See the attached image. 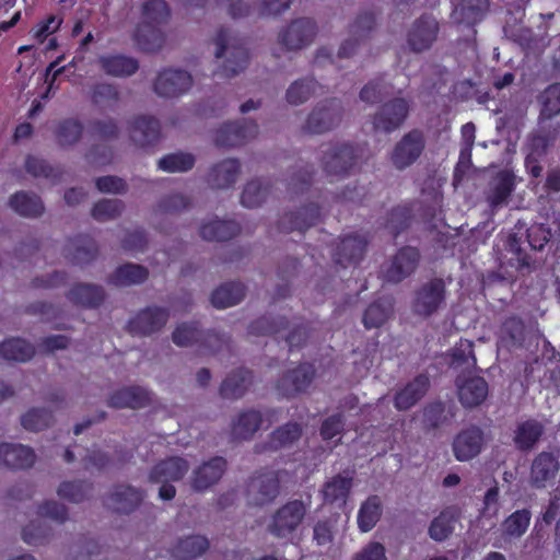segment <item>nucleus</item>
<instances>
[{
    "label": "nucleus",
    "mask_w": 560,
    "mask_h": 560,
    "mask_svg": "<svg viewBox=\"0 0 560 560\" xmlns=\"http://www.w3.org/2000/svg\"><path fill=\"white\" fill-rule=\"evenodd\" d=\"M170 16V10L164 0H148L142 7V22L137 27L135 37L144 50H154L163 43L160 25Z\"/></svg>",
    "instance_id": "nucleus-1"
},
{
    "label": "nucleus",
    "mask_w": 560,
    "mask_h": 560,
    "mask_svg": "<svg viewBox=\"0 0 560 560\" xmlns=\"http://www.w3.org/2000/svg\"><path fill=\"white\" fill-rule=\"evenodd\" d=\"M217 59H223V63L217 75L231 78L242 72L248 63V52L230 31H220L214 39Z\"/></svg>",
    "instance_id": "nucleus-2"
},
{
    "label": "nucleus",
    "mask_w": 560,
    "mask_h": 560,
    "mask_svg": "<svg viewBox=\"0 0 560 560\" xmlns=\"http://www.w3.org/2000/svg\"><path fill=\"white\" fill-rule=\"evenodd\" d=\"M307 505L301 500H291L281 505L271 515L267 530L280 539H291L302 525Z\"/></svg>",
    "instance_id": "nucleus-3"
},
{
    "label": "nucleus",
    "mask_w": 560,
    "mask_h": 560,
    "mask_svg": "<svg viewBox=\"0 0 560 560\" xmlns=\"http://www.w3.org/2000/svg\"><path fill=\"white\" fill-rule=\"evenodd\" d=\"M189 462L180 456H171L159 462L150 471L149 480L161 483L159 497L162 500H172L176 489L171 482L180 480L189 470Z\"/></svg>",
    "instance_id": "nucleus-4"
},
{
    "label": "nucleus",
    "mask_w": 560,
    "mask_h": 560,
    "mask_svg": "<svg viewBox=\"0 0 560 560\" xmlns=\"http://www.w3.org/2000/svg\"><path fill=\"white\" fill-rule=\"evenodd\" d=\"M341 121V106L337 100L318 104L308 115L304 130L308 133H324Z\"/></svg>",
    "instance_id": "nucleus-5"
},
{
    "label": "nucleus",
    "mask_w": 560,
    "mask_h": 560,
    "mask_svg": "<svg viewBox=\"0 0 560 560\" xmlns=\"http://www.w3.org/2000/svg\"><path fill=\"white\" fill-rule=\"evenodd\" d=\"M279 493V476L276 471H265L255 475L247 486V500L253 505L270 503Z\"/></svg>",
    "instance_id": "nucleus-6"
},
{
    "label": "nucleus",
    "mask_w": 560,
    "mask_h": 560,
    "mask_svg": "<svg viewBox=\"0 0 560 560\" xmlns=\"http://www.w3.org/2000/svg\"><path fill=\"white\" fill-rule=\"evenodd\" d=\"M423 149V135L418 130L410 131L395 145L390 161L396 168L404 170L419 159Z\"/></svg>",
    "instance_id": "nucleus-7"
},
{
    "label": "nucleus",
    "mask_w": 560,
    "mask_h": 560,
    "mask_svg": "<svg viewBox=\"0 0 560 560\" xmlns=\"http://www.w3.org/2000/svg\"><path fill=\"white\" fill-rule=\"evenodd\" d=\"M374 26V18L370 13L359 15L349 27L348 37L342 42L338 55L351 57L361 47L366 45L370 33Z\"/></svg>",
    "instance_id": "nucleus-8"
},
{
    "label": "nucleus",
    "mask_w": 560,
    "mask_h": 560,
    "mask_svg": "<svg viewBox=\"0 0 560 560\" xmlns=\"http://www.w3.org/2000/svg\"><path fill=\"white\" fill-rule=\"evenodd\" d=\"M486 444L485 434L478 427L462 430L453 441V453L457 460L467 462L478 456Z\"/></svg>",
    "instance_id": "nucleus-9"
},
{
    "label": "nucleus",
    "mask_w": 560,
    "mask_h": 560,
    "mask_svg": "<svg viewBox=\"0 0 560 560\" xmlns=\"http://www.w3.org/2000/svg\"><path fill=\"white\" fill-rule=\"evenodd\" d=\"M229 13L233 18L249 16L253 11H257L260 16H278L289 10L291 0H257L255 8L243 2V0H228Z\"/></svg>",
    "instance_id": "nucleus-10"
},
{
    "label": "nucleus",
    "mask_w": 560,
    "mask_h": 560,
    "mask_svg": "<svg viewBox=\"0 0 560 560\" xmlns=\"http://www.w3.org/2000/svg\"><path fill=\"white\" fill-rule=\"evenodd\" d=\"M316 34L315 23L310 19L293 21L281 34L280 40L289 50H298L310 45Z\"/></svg>",
    "instance_id": "nucleus-11"
},
{
    "label": "nucleus",
    "mask_w": 560,
    "mask_h": 560,
    "mask_svg": "<svg viewBox=\"0 0 560 560\" xmlns=\"http://www.w3.org/2000/svg\"><path fill=\"white\" fill-rule=\"evenodd\" d=\"M445 299V285L440 279H434L423 284L417 292L413 308L421 315H431L439 310Z\"/></svg>",
    "instance_id": "nucleus-12"
},
{
    "label": "nucleus",
    "mask_w": 560,
    "mask_h": 560,
    "mask_svg": "<svg viewBox=\"0 0 560 560\" xmlns=\"http://www.w3.org/2000/svg\"><path fill=\"white\" fill-rule=\"evenodd\" d=\"M409 104L404 98H395L386 103L373 119L375 130L390 132L397 129L406 119Z\"/></svg>",
    "instance_id": "nucleus-13"
},
{
    "label": "nucleus",
    "mask_w": 560,
    "mask_h": 560,
    "mask_svg": "<svg viewBox=\"0 0 560 560\" xmlns=\"http://www.w3.org/2000/svg\"><path fill=\"white\" fill-rule=\"evenodd\" d=\"M457 396L465 408H475L482 404L489 393L488 384L480 376H463L456 381Z\"/></svg>",
    "instance_id": "nucleus-14"
},
{
    "label": "nucleus",
    "mask_w": 560,
    "mask_h": 560,
    "mask_svg": "<svg viewBox=\"0 0 560 560\" xmlns=\"http://www.w3.org/2000/svg\"><path fill=\"white\" fill-rule=\"evenodd\" d=\"M192 80L188 72L182 70H164L155 80L154 90L160 96H178L191 86Z\"/></svg>",
    "instance_id": "nucleus-15"
},
{
    "label": "nucleus",
    "mask_w": 560,
    "mask_h": 560,
    "mask_svg": "<svg viewBox=\"0 0 560 560\" xmlns=\"http://www.w3.org/2000/svg\"><path fill=\"white\" fill-rule=\"evenodd\" d=\"M226 462L222 457H213L192 470L191 488L198 492L206 491L215 485L223 476Z\"/></svg>",
    "instance_id": "nucleus-16"
},
{
    "label": "nucleus",
    "mask_w": 560,
    "mask_h": 560,
    "mask_svg": "<svg viewBox=\"0 0 560 560\" xmlns=\"http://www.w3.org/2000/svg\"><path fill=\"white\" fill-rule=\"evenodd\" d=\"M323 155V167L328 175H341L347 173L353 165V149L349 144L341 143L329 145Z\"/></svg>",
    "instance_id": "nucleus-17"
},
{
    "label": "nucleus",
    "mask_w": 560,
    "mask_h": 560,
    "mask_svg": "<svg viewBox=\"0 0 560 560\" xmlns=\"http://www.w3.org/2000/svg\"><path fill=\"white\" fill-rule=\"evenodd\" d=\"M438 32L436 20L431 16H422L415 22L409 31L408 45L416 52L424 51L435 42Z\"/></svg>",
    "instance_id": "nucleus-18"
},
{
    "label": "nucleus",
    "mask_w": 560,
    "mask_h": 560,
    "mask_svg": "<svg viewBox=\"0 0 560 560\" xmlns=\"http://www.w3.org/2000/svg\"><path fill=\"white\" fill-rule=\"evenodd\" d=\"M240 175V162L235 159H225L210 168L207 182L213 189H230L236 184Z\"/></svg>",
    "instance_id": "nucleus-19"
},
{
    "label": "nucleus",
    "mask_w": 560,
    "mask_h": 560,
    "mask_svg": "<svg viewBox=\"0 0 560 560\" xmlns=\"http://www.w3.org/2000/svg\"><path fill=\"white\" fill-rule=\"evenodd\" d=\"M419 260V253L413 247L401 248L393 258L390 265L385 271L388 281L399 282L411 275Z\"/></svg>",
    "instance_id": "nucleus-20"
},
{
    "label": "nucleus",
    "mask_w": 560,
    "mask_h": 560,
    "mask_svg": "<svg viewBox=\"0 0 560 560\" xmlns=\"http://www.w3.org/2000/svg\"><path fill=\"white\" fill-rule=\"evenodd\" d=\"M314 377V369L303 364L288 372L279 382V390L284 396H293L308 388Z\"/></svg>",
    "instance_id": "nucleus-21"
},
{
    "label": "nucleus",
    "mask_w": 560,
    "mask_h": 560,
    "mask_svg": "<svg viewBox=\"0 0 560 560\" xmlns=\"http://www.w3.org/2000/svg\"><path fill=\"white\" fill-rule=\"evenodd\" d=\"M258 133V127L254 122H232L218 131L215 141L219 145L235 147L243 144Z\"/></svg>",
    "instance_id": "nucleus-22"
},
{
    "label": "nucleus",
    "mask_w": 560,
    "mask_h": 560,
    "mask_svg": "<svg viewBox=\"0 0 560 560\" xmlns=\"http://www.w3.org/2000/svg\"><path fill=\"white\" fill-rule=\"evenodd\" d=\"M167 319L168 313L164 308L148 307L130 322V329L135 334H152L162 328Z\"/></svg>",
    "instance_id": "nucleus-23"
},
{
    "label": "nucleus",
    "mask_w": 560,
    "mask_h": 560,
    "mask_svg": "<svg viewBox=\"0 0 560 560\" xmlns=\"http://www.w3.org/2000/svg\"><path fill=\"white\" fill-rule=\"evenodd\" d=\"M0 463L9 468H28L35 463V454L32 448L22 444H0Z\"/></svg>",
    "instance_id": "nucleus-24"
},
{
    "label": "nucleus",
    "mask_w": 560,
    "mask_h": 560,
    "mask_svg": "<svg viewBox=\"0 0 560 560\" xmlns=\"http://www.w3.org/2000/svg\"><path fill=\"white\" fill-rule=\"evenodd\" d=\"M558 471V458L551 453L542 452L536 456L532 464V482L538 488H544L555 479Z\"/></svg>",
    "instance_id": "nucleus-25"
},
{
    "label": "nucleus",
    "mask_w": 560,
    "mask_h": 560,
    "mask_svg": "<svg viewBox=\"0 0 560 560\" xmlns=\"http://www.w3.org/2000/svg\"><path fill=\"white\" fill-rule=\"evenodd\" d=\"M150 394L142 387H124L114 392L108 398V405L114 408H142L150 402Z\"/></svg>",
    "instance_id": "nucleus-26"
},
{
    "label": "nucleus",
    "mask_w": 560,
    "mask_h": 560,
    "mask_svg": "<svg viewBox=\"0 0 560 560\" xmlns=\"http://www.w3.org/2000/svg\"><path fill=\"white\" fill-rule=\"evenodd\" d=\"M129 136L131 140L140 147L151 144L160 137V124L153 117H136L130 122Z\"/></svg>",
    "instance_id": "nucleus-27"
},
{
    "label": "nucleus",
    "mask_w": 560,
    "mask_h": 560,
    "mask_svg": "<svg viewBox=\"0 0 560 560\" xmlns=\"http://www.w3.org/2000/svg\"><path fill=\"white\" fill-rule=\"evenodd\" d=\"M142 499V493L135 488L129 486H118L110 493L107 500V505L117 513L128 514L140 505Z\"/></svg>",
    "instance_id": "nucleus-28"
},
{
    "label": "nucleus",
    "mask_w": 560,
    "mask_h": 560,
    "mask_svg": "<svg viewBox=\"0 0 560 560\" xmlns=\"http://www.w3.org/2000/svg\"><path fill=\"white\" fill-rule=\"evenodd\" d=\"M320 219V210L316 203H310L296 212L287 214L281 222L285 231H304L315 225Z\"/></svg>",
    "instance_id": "nucleus-29"
},
{
    "label": "nucleus",
    "mask_w": 560,
    "mask_h": 560,
    "mask_svg": "<svg viewBox=\"0 0 560 560\" xmlns=\"http://www.w3.org/2000/svg\"><path fill=\"white\" fill-rule=\"evenodd\" d=\"M262 416L257 410H245L232 421L231 434L235 440L250 439L261 427Z\"/></svg>",
    "instance_id": "nucleus-30"
},
{
    "label": "nucleus",
    "mask_w": 560,
    "mask_h": 560,
    "mask_svg": "<svg viewBox=\"0 0 560 560\" xmlns=\"http://www.w3.org/2000/svg\"><path fill=\"white\" fill-rule=\"evenodd\" d=\"M515 186V177L509 171L500 172L491 182L488 201L492 208H499L508 202Z\"/></svg>",
    "instance_id": "nucleus-31"
},
{
    "label": "nucleus",
    "mask_w": 560,
    "mask_h": 560,
    "mask_svg": "<svg viewBox=\"0 0 560 560\" xmlns=\"http://www.w3.org/2000/svg\"><path fill=\"white\" fill-rule=\"evenodd\" d=\"M353 479L351 476L337 475L325 482L322 493L324 501L345 505L352 488Z\"/></svg>",
    "instance_id": "nucleus-32"
},
{
    "label": "nucleus",
    "mask_w": 560,
    "mask_h": 560,
    "mask_svg": "<svg viewBox=\"0 0 560 560\" xmlns=\"http://www.w3.org/2000/svg\"><path fill=\"white\" fill-rule=\"evenodd\" d=\"M383 514V503L378 495H370L361 503L357 515V523L360 532L372 530Z\"/></svg>",
    "instance_id": "nucleus-33"
},
{
    "label": "nucleus",
    "mask_w": 560,
    "mask_h": 560,
    "mask_svg": "<svg viewBox=\"0 0 560 560\" xmlns=\"http://www.w3.org/2000/svg\"><path fill=\"white\" fill-rule=\"evenodd\" d=\"M97 62L105 73L113 77L131 75L139 68L136 59L122 55H104Z\"/></svg>",
    "instance_id": "nucleus-34"
},
{
    "label": "nucleus",
    "mask_w": 560,
    "mask_h": 560,
    "mask_svg": "<svg viewBox=\"0 0 560 560\" xmlns=\"http://www.w3.org/2000/svg\"><path fill=\"white\" fill-rule=\"evenodd\" d=\"M320 94H323V86L314 79L305 78L290 84L285 98L289 104L298 106Z\"/></svg>",
    "instance_id": "nucleus-35"
},
{
    "label": "nucleus",
    "mask_w": 560,
    "mask_h": 560,
    "mask_svg": "<svg viewBox=\"0 0 560 560\" xmlns=\"http://www.w3.org/2000/svg\"><path fill=\"white\" fill-rule=\"evenodd\" d=\"M429 380L424 375L417 376L395 396V407L406 410L412 407L427 392Z\"/></svg>",
    "instance_id": "nucleus-36"
},
{
    "label": "nucleus",
    "mask_w": 560,
    "mask_h": 560,
    "mask_svg": "<svg viewBox=\"0 0 560 560\" xmlns=\"http://www.w3.org/2000/svg\"><path fill=\"white\" fill-rule=\"evenodd\" d=\"M209 547V541L205 536L190 535L180 538L172 549L175 558L188 560L201 556Z\"/></svg>",
    "instance_id": "nucleus-37"
},
{
    "label": "nucleus",
    "mask_w": 560,
    "mask_h": 560,
    "mask_svg": "<svg viewBox=\"0 0 560 560\" xmlns=\"http://www.w3.org/2000/svg\"><path fill=\"white\" fill-rule=\"evenodd\" d=\"M457 521L458 515L455 510L446 509L442 511L431 522V525L429 527L430 537L435 541L445 540L454 532Z\"/></svg>",
    "instance_id": "nucleus-38"
},
{
    "label": "nucleus",
    "mask_w": 560,
    "mask_h": 560,
    "mask_svg": "<svg viewBox=\"0 0 560 560\" xmlns=\"http://www.w3.org/2000/svg\"><path fill=\"white\" fill-rule=\"evenodd\" d=\"M238 225L234 221L211 220L200 228V235L207 241H226L238 232Z\"/></svg>",
    "instance_id": "nucleus-39"
},
{
    "label": "nucleus",
    "mask_w": 560,
    "mask_h": 560,
    "mask_svg": "<svg viewBox=\"0 0 560 560\" xmlns=\"http://www.w3.org/2000/svg\"><path fill=\"white\" fill-rule=\"evenodd\" d=\"M252 382L250 373L246 370H238L229 375L220 387L223 398L235 399L242 397Z\"/></svg>",
    "instance_id": "nucleus-40"
},
{
    "label": "nucleus",
    "mask_w": 560,
    "mask_h": 560,
    "mask_svg": "<svg viewBox=\"0 0 560 560\" xmlns=\"http://www.w3.org/2000/svg\"><path fill=\"white\" fill-rule=\"evenodd\" d=\"M488 8V0H463L453 11V20L457 23L474 24L480 20Z\"/></svg>",
    "instance_id": "nucleus-41"
},
{
    "label": "nucleus",
    "mask_w": 560,
    "mask_h": 560,
    "mask_svg": "<svg viewBox=\"0 0 560 560\" xmlns=\"http://www.w3.org/2000/svg\"><path fill=\"white\" fill-rule=\"evenodd\" d=\"M68 299L75 305L93 307L103 301L104 293L96 285L77 284L69 291Z\"/></svg>",
    "instance_id": "nucleus-42"
},
{
    "label": "nucleus",
    "mask_w": 560,
    "mask_h": 560,
    "mask_svg": "<svg viewBox=\"0 0 560 560\" xmlns=\"http://www.w3.org/2000/svg\"><path fill=\"white\" fill-rule=\"evenodd\" d=\"M244 288L241 283H228L218 288L211 296V302L217 308L231 307L242 301Z\"/></svg>",
    "instance_id": "nucleus-43"
},
{
    "label": "nucleus",
    "mask_w": 560,
    "mask_h": 560,
    "mask_svg": "<svg viewBox=\"0 0 560 560\" xmlns=\"http://www.w3.org/2000/svg\"><path fill=\"white\" fill-rule=\"evenodd\" d=\"M541 433L542 427L538 421L527 420L516 428L514 442L518 448L529 450L539 440Z\"/></svg>",
    "instance_id": "nucleus-44"
},
{
    "label": "nucleus",
    "mask_w": 560,
    "mask_h": 560,
    "mask_svg": "<svg viewBox=\"0 0 560 560\" xmlns=\"http://www.w3.org/2000/svg\"><path fill=\"white\" fill-rule=\"evenodd\" d=\"M34 354V348L23 339H9L0 343V357L10 360L25 362Z\"/></svg>",
    "instance_id": "nucleus-45"
},
{
    "label": "nucleus",
    "mask_w": 560,
    "mask_h": 560,
    "mask_svg": "<svg viewBox=\"0 0 560 560\" xmlns=\"http://www.w3.org/2000/svg\"><path fill=\"white\" fill-rule=\"evenodd\" d=\"M530 518L532 514L526 509L513 512L502 523L503 535L510 538L522 537L530 524Z\"/></svg>",
    "instance_id": "nucleus-46"
},
{
    "label": "nucleus",
    "mask_w": 560,
    "mask_h": 560,
    "mask_svg": "<svg viewBox=\"0 0 560 560\" xmlns=\"http://www.w3.org/2000/svg\"><path fill=\"white\" fill-rule=\"evenodd\" d=\"M52 536L51 528L40 520H32L22 529V538L30 546L47 544Z\"/></svg>",
    "instance_id": "nucleus-47"
},
{
    "label": "nucleus",
    "mask_w": 560,
    "mask_h": 560,
    "mask_svg": "<svg viewBox=\"0 0 560 560\" xmlns=\"http://www.w3.org/2000/svg\"><path fill=\"white\" fill-rule=\"evenodd\" d=\"M12 209L24 217L39 215L43 210V203L35 195L18 192L10 199Z\"/></svg>",
    "instance_id": "nucleus-48"
},
{
    "label": "nucleus",
    "mask_w": 560,
    "mask_h": 560,
    "mask_svg": "<svg viewBox=\"0 0 560 560\" xmlns=\"http://www.w3.org/2000/svg\"><path fill=\"white\" fill-rule=\"evenodd\" d=\"M148 277L145 268L127 264L116 269L112 282L116 285H132L143 282Z\"/></svg>",
    "instance_id": "nucleus-49"
},
{
    "label": "nucleus",
    "mask_w": 560,
    "mask_h": 560,
    "mask_svg": "<svg viewBox=\"0 0 560 560\" xmlns=\"http://www.w3.org/2000/svg\"><path fill=\"white\" fill-rule=\"evenodd\" d=\"M500 341L505 347H518L524 341V323L517 317L508 318L500 329Z\"/></svg>",
    "instance_id": "nucleus-50"
},
{
    "label": "nucleus",
    "mask_w": 560,
    "mask_h": 560,
    "mask_svg": "<svg viewBox=\"0 0 560 560\" xmlns=\"http://www.w3.org/2000/svg\"><path fill=\"white\" fill-rule=\"evenodd\" d=\"M302 428L296 422H289L272 432L270 447L273 450L288 447L301 438Z\"/></svg>",
    "instance_id": "nucleus-51"
},
{
    "label": "nucleus",
    "mask_w": 560,
    "mask_h": 560,
    "mask_svg": "<svg viewBox=\"0 0 560 560\" xmlns=\"http://www.w3.org/2000/svg\"><path fill=\"white\" fill-rule=\"evenodd\" d=\"M269 188L261 180L248 182L241 195V202L244 207L255 208L260 206L267 198Z\"/></svg>",
    "instance_id": "nucleus-52"
},
{
    "label": "nucleus",
    "mask_w": 560,
    "mask_h": 560,
    "mask_svg": "<svg viewBox=\"0 0 560 560\" xmlns=\"http://www.w3.org/2000/svg\"><path fill=\"white\" fill-rule=\"evenodd\" d=\"M195 164V158L189 153L176 152L163 156L159 161V168L168 172H186Z\"/></svg>",
    "instance_id": "nucleus-53"
},
{
    "label": "nucleus",
    "mask_w": 560,
    "mask_h": 560,
    "mask_svg": "<svg viewBox=\"0 0 560 560\" xmlns=\"http://www.w3.org/2000/svg\"><path fill=\"white\" fill-rule=\"evenodd\" d=\"M540 100L542 104L540 118L542 120L551 119L560 114V83L547 88L541 94Z\"/></svg>",
    "instance_id": "nucleus-54"
},
{
    "label": "nucleus",
    "mask_w": 560,
    "mask_h": 560,
    "mask_svg": "<svg viewBox=\"0 0 560 560\" xmlns=\"http://www.w3.org/2000/svg\"><path fill=\"white\" fill-rule=\"evenodd\" d=\"M366 241L359 235H349L345 237L339 245L338 261L342 259L357 260L359 259L364 249Z\"/></svg>",
    "instance_id": "nucleus-55"
},
{
    "label": "nucleus",
    "mask_w": 560,
    "mask_h": 560,
    "mask_svg": "<svg viewBox=\"0 0 560 560\" xmlns=\"http://www.w3.org/2000/svg\"><path fill=\"white\" fill-rule=\"evenodd\" d=\"M36 515L39 518H50L59 524L68 520L67 508L54 500H48L39 504L36 510Z\"/></svg>",
    "instance_id": "nucleus-56"
},
{
    "label": "nucleus",
    "mask_w": 560,
    "mask_h": 560,
    "mask_svg": "<svg viewBox=\"0 0 560 560\" xmlns=\"http://www.w3.org/2000/svg\"><path fill=\"white\" fill-rule=\"evenodd\" d=\"M90 491V486L84 482H62L57 490L61 499L73 503L83 501Z\"/></svg>",
    "instance_id": "nucleus-57"
},
{
    "label": "nucleus",
    "mask_w": 560,
    "mask_h": 560,
    "mask_svg": "<svg viewBox=\"0 0 560 560\" xmlns=\"http://www.w3.org/2000/svg\"><path fill=\"white\" fill-rule=\"evenodd\" d=\"M50 421L51 415L46 409H32L22 417V425L31 431L43 430Z\"/></svg>",
    "instance_id": "nucleus-58"
},
{
    "label": "nucleus",
    "mask_w": 560,
    "mask_h": 560,
    "mask_svg": "<svg viewBox=\"0 0 560 560\" xmlns=\"http://www.w3.org/2000/svg\"><path fill=\"white\" fill-rule=\"evenodd\" d=\"M390 313L389 305L382 303L371 304L364 313L363 322L366 328H375L383 325Z\"/></svg>",
    "instance_id": "nucleus-59"
},
{
    "label": "nucleus",
    "mask_w": 560,
    "mask_h": 560,
    "mask_svg": "<svg viewBox=\"0 0 560 560\" xmlns=\"http://www.w3.org/2000/svg\"><path fill=\"white\" fill-rule=\"evenodd\" d=\"M121 202L117 199H104L97 202L92 215L98 221H106L116 218L121 212Z\"/></svg>",
    "instance_id": "nucleus-60"
},
{
    "label": "nucleus",
    "mask_w": 560,
    "mask_h": 560,
    "mask_svg": "<svg viewBox=\"0 0 560 560\" xmlns=\"http://www.w3.org/2000/svg\"><path fill=\"white\" fill-rule=\"evenodd\" d=\"M82 133L81 125L75 120L63 121L58 130V141L62 145H69L78 141Z\"/></svg>",
    "instance_id": "nucleus-61"
},
{
    "label": "nucleus",
    "mask_w": 560,
    "mask_h": 560,
    "mask_svg": "<svg viewBox=\"0 0 560 560\" xmlns=\"http://www.w3.org/2000/svg\"><path fill=\"white\" fill-rule=\"evenodd\" d=\"M551 232L544 224H534L527 230V240L532 248L542 249L549 242Z\"/></svg>",
    "instance_id": "nucleus-62"
},
{
    "label": "nucleus",
    "mask_w": 560,
    "mask_h": 560,
    "mask_svg": "<svg viewBox=\"0 0 560 560\" xmlns=\"http://www.w3.org/2000/svg\"><path fill=\"white\" fill-rule=\"evenodd\" d=\"M199 331L195 325H180L173 332V341L179 347L190 346L198 339Z\"/></svg>",
    "instance_id": "nucleus-63"
},
{
    "label": "nucleus",
    "mask_w": 560,
    "mask_h": 560,
    "mask_svg": "<svg viewBox=\"0 0 560 560\" xmlns=\"http://www.w3.org/2000/svg\"><path fill=\"white\" fill-rule=\"evenodd\" d=\"M352 560H388L385 547L381 542L372 541L357 552Z\"/></svg>",
    "instance_id": "nucleus-64"
}]
</instances>
